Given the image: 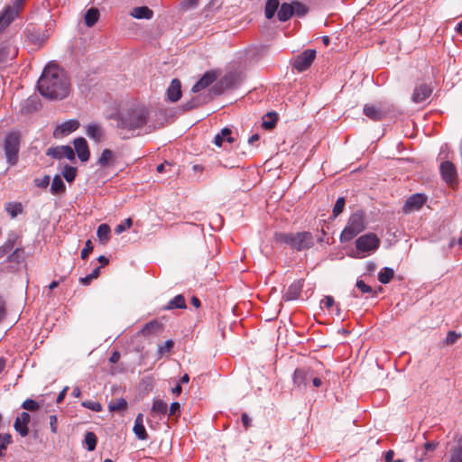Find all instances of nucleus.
<instances>
[{
  "mask_svg": "<svg viewBox=\"0 0 462 462\" xmlns=\"http://www.w3.org/2000/svg\"><path fill=\"white\" fill-rule=\"evenodd\" d=\"M40 94L50 100H62L70 91V82L65 71L57 64L49 63L37 82Z\"/></svg>",
  "mask_w": 462,
  "mask_h": 462,
  "instance_id": "1",
  "label": "nucleus"
},
{
  "mask_svg": "<svg viewBox=\"0 0 462 462\" xmlns=\"http://www.w3.org/2000/svg\"><path fill=\"white\" fill-rule=\"evenodd\" d=\"M149 116L147 108L143 106H133L126 110L119 111L115 116L117 127L134 131L146 125Z\"/></svg>",
  "mask_w": 462,
  "mask_h": 462,
  "instance_id": "2",
  "label": "nucleus"
},
{
  "mask_svg": "<svg viewBox=\"0 0 462 462\" xmlns=\"http://www.w3.org/2000/svg\"><path fill=\"white\" fill-rule=\"evenodd\" d=\"M274 240L280 244H285L297 251L311 248L314 245V237L310 232L298 233H275Z\"/></svg>",
  "mask_w": 462,
  "mask_h": 462,
  "instance_id": "3",
  "label": "nucleus"
},
{
  "mask_svg": "<svg viewBox=\"0 0 462 462\" xmlns=\"http://www.w3.org/2000/svg\"><path fill=\"white\" fill-rule=\"evenodd\" d=\"M365 228V216L360 210H357L351 214L348 218L347 224L341 232L340 241L346 243L351 241L358 234L363 232Z\"/></svg>",
  "mask_w": 462,
  "mask_h": 462,
  "instance_id": "4",
  "label": "nucleus"
},
{
  "mask_svg": "<svg viewBox=\"0 0 462 462\" xmlns=\"http://www.w3.org/2000/svg\"><path fill=\"white\" fill-rule=\"evenodd\" d=\"M380 245V239L374 233H368L359 236L356 240V253L354 256L363 258L374 254Z\"/></svg>",
  "mask_w": 462,
  "mask_h": 462,
  "instance_id": "5",
  "label": "nucleus"
},
{
  "mask_svg": "<svg viewBox=\"0 0 462 462\" xmlns=\"http://www.w3.org/2000/svg\"><path fill=\"white\" fill-rule=\"evenodd\" d=\"M21 136L17 132H12L6 134L4 143V151L6 162L9 165L14 166L18 162L20 151Z\"/></svg>",
  "mask_w": 462,
  "mask_h": 462,
  "instance_id": "6",
  "label": "nucleus"
},
{
  "mask_svg": "<svg viewBox=\"0 0 462 462\" xmlns=\"http://www.w3.org/2000/svg\"><path fill=\"white\" fill-rule=\"evenodd\" d=\"M22 0H14L12 5H7L0 13V29L8 27L22 12Z\"/></svg>",
  "mask_w": 462,
  "mask_h": 462,
  "instance_id": "7",
  "label": "nucleus"
},
{
  "mask_svg": "<svg viewBox=\"0 0 462 462\" xmlns=\"http://www.w3.org/2000/svg\"><path fill=\"white\" fill-rule=\"evenodd\" d=\"M241 84V77L238 73L229 72L223 76L212 88L215 95H220L225 90L236 88Z\"/></svg>",
  "mask_w": 462,
  "mask_h": 462,
  "instance_id": "8",
  "label": "nucleus"
},
{
  "mask_svg": "<svg viewBox=\"0 0 462 462\" xmlns=\"http://www.w3.org/2000/svg\"><path fill=\"white\" fill-rule=\"evenodd\" d=\"M316 58V51L313 49H308L299 54L293 61V69L299 72L307 70L312 64Z\"/></svg>",
  "mask_w": 462,
  "mask_h": 462,
  "instance_id": "9",
  "label": "nucleus"
},
{
  "mask_svg": "<svg viewBox=\"0 0 462 462\" xmlns=\"http://www.w3.org/2000/svg\"><path fill=\"white\" fill-rule=\"evenodd\" d=\"M18 54L17 47L8 39L0 44V67L16 58Z\"/></svg>",
  "mask_w": 462,
  "mask_h": 462,
  "instance_id": "10",
  "label": "nucleus"
},
{
  "mask_svg": "<svg viewBox=\"0 0 462 462\" xmlns=\"http://www.w3.org/2000/svg\"><path fill=\"white\" fill-rule=\"evenodd\" d=\"M426 201L427 197L424 194L415 193L406 199L402 207V212L404 214H410L418 211L423 207Z\"/></svg>",
  "mask_w": 462,
  "mask_h": 462,
  "instance_id": "11",
  "label": "nucleus"
},
{
  "mask_svg": "<svg viewBox=\"0 0 462 462\" xmlns=\"http://www.w3.org/2000/svg\"><path fill=\"white\" fill-rule=\"evenodd\" d=\"M313 377V369L310 367H300L293 373V384L298 388H306L310 378Z\"/></svg>",
  "mask_w": 462,
  "mask_h": 462,
  "instance_id": "12",
  "label": "nucleus"
},
{
  "mask_svg": "<svg viewBox=\"0 0 462 462\" xmlns=\"http://www.w3.org/2000/svg\"><path fill=\"white\" fill-rule=\"evenodd\" d=\"M46 154L48 156H51V157L54 158V159L66 158V159L70 160V161L75 159V152L69 145L51 147V148H49L47 150Z\"/></svg>",
  "mask_w": 462,
  "mask_h": 462,
  "instance_id": "13",
  "label": "nucleus"
},
{
  "mask_svg": "<svg viewBox=\"0 0 462 462\" xmlns=\"http://www.w3.org/2000/svg\"><path fill=\"white\" fill-rule=\"evenodd\" d=\"M439 170L443 180H445L447 183L452 184L457 181V169L451 162L446 161L441 162Z\"/></svg>",
  "mask_w": 462,
  "mask_h": 462,
  "instance_id": "14",
  "label": "nucleus"
},
{
  "mask_svg": "<svg viewBox=\"0 0 462 462\" xmlns=\"http://www.w3.org/2000/svg\"><path fill=\"white\" fill-rule=\"evenodd\" d=\"M31 416L28 412L23 411L14 421V430L22 436L26 437L29 434L28 423Z\"/></svg>",
  "mask_w": 462,
  "mask_h": 462,
  "instance_id": "15",
  "label": "nucleus"
},
{
  "mask_svg": "<svg viewBox=\"0 0 462 462\" xmlns=\"http://www.w3.org/2000/svg\"><path fill=\"white\" fill-rule=\"evenodd\" d=\"M73 144L79 159L81 162L88 161L90 152L86 139L83 137L76 138L73 142Z\"/></svg>",
  "mask_w": 462,
  "mask_h": 462,
  "instance_id": "16",
  "label": "nucleus"
},
{
  "mask_svg": "<svg viewBox=\"0 0 462 462\" xmlns=\"http://www.w3.org/2000/svg\"><path fill=\"white\" fill-rule=\"evenodd\" d=\"M217 79V74L214 71H207L192 87L191 90L194 93H198L202 89L210 86Z\"/></svg>",
  "mask_w": 462,
  "mask_h": 462,
  "instance_id": "17",
  "label": "nucleus"
},
{
  "mask_svg": "<svg viewBox=\"0 0 462 462\" xmlns=\"http://www.w3.org/2000/svg\"><path fill=\"white\" fill-rule=\"evenodd\" d=\"M432 93V88L427 84L417 86L412 94L411 99L415 103L425 101Z\"/></svg>",
  "mask_w": 462,
  "mask_h": 462,
  "instance_id": "18",
  "label": "nucleus"
},
{
  "mask_svg": "<svg viewBox=\"0 0 462 462\" xmlns=\"http://www.w3.org/2000/svg\"><path fill=\"white\" fill-rule=\"evenodd\" d=\"M364 114L374 121H380L385 116L386 111L381 107L366 104L364 106Z\"/></svg>",
  "mask_w": 462,
  "mask_h": 462,
  "instance_id": "19",
  "label": "nucleus"
},
{
  "mask_svg": "<svg viewBox=\"0 0 462 462\" xmlns=\"http://www.w3.org/2000/svg\"><path fill=\"white\" fill-rule=\"evenodd\" d=\"M168 99L171 102H177L181 97V83L180 79H174L171 80L167 89Z\"/></svg>",
  "mask_w": 462,
  "mask_h": 462,
  "instance_id": "20",
  "label": "nucleus"
},
{
  "mask_svg": "<svg viewBox=\"0 0 462 462\" xmlns=\"http://www.w3.org/2000/svg\"><path fill=\"white\" fill-rule=\"evenodd\" d=\"M79 127V122L76 119H71L64 122L60 125L57 126L54 134H68L76 131Z\"/></svg>",
  "mask_w": 462,
  "mask_h": 462,
  "instance_id": "21",
  "label": "nucleus"
},
{
  "mask_svg": "<svg viewBox=\"0 0 462 462\" xmlns=\"http://www.w3.org/2000/svg\"><path fill=\"white\" fill-rule=\"evenodd\" d=\"M86 134L90 139L99 143L103 138L104 130L98 124H90L86 126Z\"/></svg>",
  "mask_w": 462,
  "mask_h": 462,
  "instance_id": "22",
  "label": "nucleus"
},
{
  "mask_svg": "<svg viewBox=\"0 0 462 462\" xmlns=\"http://www.w3.org/2000/svg\"><path fill=\"white\" fill-rule=\"evenodd\" d=\"M133 430L137 439L142 440H145L148 439V434L143 426V415L142 413H139L136 416Z\"/></svg>",
  "mask_w": 462,
  "mask_h": 462,
  "instance_id": "23",
  "label": "nucleus"
},
{
  "mask_svg": "<svg viewBox=\"0 0 462 462\" xmlns=\"http://www.w3.org/2000/svg\"><path fill=\"white\" fill-rule=\"evenodd\" d=\"M26 37L32 44L41 46L46 42L49 35L45 33V31H28Z\"/></svg>",
  "mask_w": 462,
  "mask_h": 462,
  "instance_id": "24",
  "label": "nucleus"
},
{
  "mask_svg": "<svg viewBox=\"0 0 462 462\" xmlns=\"http://www.w3.org/2000/svg\"><path fill=\"white\" fill-rule=\"evenodd\" d=\"M302 291V284L300 282H293L291 284L285 294L283 295L284 300H297Z\"/></svg>",
  "mask_w": 462,
  "mask_h": 462,
  "instance_id": "25",
  "label": "nucleus"
},
{
  "mask_svg": "<svg viewBox=\"0 0 462 462\" xmlns=\"http://www.w3.org/2000/svg\"><path fill=\"white\" fill-rule=\"evenodd\" d=\"M162 324L158 320L153 319L146 323L141 329L140 333L144 337H150L159 333L162 330Z\"/></svg>",
  "mask_w": 462,
  "mask_h": 462,
  "instance_id": "26",
  "label": "nucleus"
},
{
  "mask_svg": "<svg viewBox=\"0 0 462 462\" xmlns=\"http://www.w3.org/2000/svg\"><path fill=\"white\" fill-rule=\"evenodd\" d=\"M232 131L231 129L225 127L221 130L220 133L216 134L214 138V143L217 146L221 147L224 142H227L229 143H232L234 142V138L232 137Z\"/></svg>",
  "mask_w": 462,
  "mask_h": 462,
  "instance_id": "27",
  "label": "nucleus"
},
{
  "mask_svg": "<svg viewBox=\"0 0 462 462\" xmlns=\"http://www.w3.org/2000/svg\"><path fill=\"white\" fill-rule=\"evenodd\" d=\"M448 462H462V439L451 446Z\"/></svg>",
  "mask_w": 462,
  "mask_h": 462,
  "instance_id": "28",
  "label": "nucleus"
},
{
  "mask_svg": "<svg viewBox=\"0 0 462 462\" xmlns=\"http://www.w3.org/2000/svg\"><path fill=\"white\" fill-rule=\"evenodd\" d=\"M130 14L136 19H152L153 12L147 6H138L134 7Z\"/></svg>",
  "mask_w": 462,
  "mask_h": 462,
  "instance_id": "29",
  "label": "nucleus"
},
{
  "mask_svg": "<svg viewBox=\"0 0 462 462\" xmlns=\"http://www.w3.org/2000/svg\"><path fill=\"white\" fill-rule=\"evenodd\" d=\"M294 14V8L292 6V3L291 4H282L278 10L277 16L280 21L285 22L290 19Z\"/></svg>",
  "mask_w": 462,
  "mask_h": 462,
  "instance_id": "30",
  "label": "nucleus"
},
{
  "mask_svg": "<svg viewBox=\"0 0 462 462\" xmlns=\"http://www.w3.org/2000/svg\"><path fill=\"white\" fill-rule=\"evenodd\" d=\"M115 162L114 152L109 149L103 150L100 157L97 160V164L100 167H107Z\"/></svg>",
  "mask_w": 462,
  "mask_h": 462,
  "instance_id": "31",
  "label": "nucleus"
},
{
  "mask_svg": "<svg viewBox=\"0 0 462 462\" xmlns=\"http://www.w3.org/2000/svg\"><path fill=\"white\" fill-rule=\"evenodd\" d=\"M66 190V186L60 175H55L51 185V192L53 195L63 194Z\"/></svg>",
  "mask_w": 462,
  "mask_h": 462,
  "instance_id": "32",
  "label": "nucleus"
},
{
  "mask_svg": "<svg viewBox=\"0 0 462 462\" xmlns=\"http://www.w3.org/2000/svg\"><path fill=\"white\" fill-rule=\"evenodd\" d=\"M186 301L183 295L179 294L171 299L168 304L164 307V310H171L174 309H186Z\"/></svg>",
  "mask_w": 462,
  "mask_h": 462,
  "instance_id": "33",
  "label": "nucleus"
},
{
  "mask_svg": "<svg viewBox=\"0 0 462 462\" xmlns=\"http://www.w3.org/2000/svg\"><path fill=\"white\" fill-rule=\"evenodd\" d=\"M168 411V405L162 400H154L151 412L154 415L164 416Z\"/></svg>",
  "mask_w": 462,
  "mask_h": 462,
  "instance_id": "34",
  "label": "nucleus"
},
{
  "mask_svg": "<svg viewBox=\"0 0 462 462\" xmlns=\"http://www.w3.org/2000/svg\"><path fill=\"white\" fill-rule=\"evenodd\" d=\"M99 18V11L97 8H90L85 14V24L88 27H92Z\"/></svg>",
  "mask_w": 462,
  "mask_h": 462,
  "instance_id": "35",
  "label": "nucleus"
},
{
  "mask_svg": "<svg viewBox=\"0 0 462 462\" xmlns=\"http://www.w3.org/2000/svg\"><path fill=\"white\" fill-rule=\"evenodd\" d=\"M278 116L275 112H269L263 117V127L266 130L273 129L277 122Z\"/></svg>",
  "mask_w": 462,
  "mask_h": 462,
  "instance_id": "36",
  "label": "nucleus"
},
{
  "mask_svg": "<svg viewBox=\"0 0 462 462\" xmlns=\"http://www.w3.org/2000/svg\"><path fill=\"white\" fill-rule=\"evenodd\" d=\"M394 276L393 269L383 267L378 273V281L383 284H387Z\"/></svg>",
  "mask_w": 462,
  "mask_h": 462,
  "instance_id": "37",
  "label": "nucleus"
},
{
  "mask_svg": "<svg viewBox=\"0 0 462 462\" xmlns=\"http://www.w3.org/2000/svg\"><path fill=\"white\" fill-rule=\"evenodd\" d=\"M110 231L107 224H101L97 227V236L101 243H106L109 240Z\"/></svg>",
  "mask_w": 462,
  "mask_h": 462,
  "instance_id": "38",
  "label": "nucleus"
},
{
  "mask_svg": "<svg viewBox=\"0 0 462 462\" xmlns=\"http://www.w3.org/2000/svg\"><path fill=\"white\" fill-rule=\"evenodd\" d=\"M127 402L124 398H119L115 401H112L108 404V409L110 411H122L126 410Z\"/></svg>",
  "mask_w": 462,
  "mask_h": 462,
  "instance_id": "39",
  "label": "nucleus"
},
{
  "mask_svg": "<svg viewBox=\"0 0 462 462\" xmlns=\"http://www.w3.org/2000/svg\"><path fill=\"white\" fill-rule=\"evenodd\" d=\"M279 0H268L265 5V16L268 19L273 17L274 14L279 8Z\"/></svg>",
  "mask_w": 462,
  "mask_h": 462,
  "instance_id": "40",
  "label": "nucleus"
},
{
  "mask_svg": "<svg viewBox=\"0 0 462 462\" xmlns=\"http://www.w3.org/2000/svg\"><path fill=\"white\" fill-rule=\"evenodd\" d=\"M62 176L68 182H71L77 176V168L66 164L61 171Z\"/></svg>",
  "mask_w": 462,
  "mask_h": 462,
  "instance_id": "41",
  "label": "nucleus"
},
{
  "mask_svg": "<svg viewBox=\"0 0 462 462\" xmlns=\"http://www.w3.org/2000/svg\"><path fill=\"white\" fill-rule=\"evenodd\" d=\"M5 210L11 216V217H15L18 214L22 213L23 207L21 203H7L5 206Z\"/></svg>",
  "mask_w": 462,
  "mask_h": 462,
  "instance_id": "42",
  "label": "nucleus"
},
{
  "mask_svg": "<svg viewBox=\"0 0 462 462\" xmlns=\"http://www.w3.org/2000/svg\"><path fill=\"white\" fill-rule=\"evenodd\" d=\"M15 239L16 237L14 236H10L5 243L0 246V257H3L13 249Z\"/></svg>",
  "mask_w": 462,
  "mask_h": 462,
  "instance_id": "43",
  "label": "nucleus"
},
{
  "mask_svg": "<svg viewBox=\"0 0 462 462\" xmlns=\"http://www.w3.org/2000/svg\"><path fill=\"white\" fill-rule=\"evenodd\" d=\"M97 439L94 432H87L85 435V443L87 445V448L89 451L95 450L97 447Z\"/></svg>",
  "mask_w": 462,
  "mask_h": 462,
  "instance_id": "44",
  "label": "nucleus"
},
{
  "mask_svg": "<svg viewBox=\"0 0 462 462\" xmlns=\"http://www.w3.org/2000/svg\"><path fill=\"white\" fill-rule=\"evenodd\" d=\"M356 288L362 292V293H369L372 295V297L377 296V291H374L373 288L370 285H367L364 281L357 280L356 283Z\"/></svg>",
  "mask_w": 462,
  "mask_h": 462,
  "instance_id": "45",
  "label": "nucleus"
},
{
  "mask_svg": "<svg viewBox=\"0 0 462 462\" xmlns=\"http://www.w3.org/2000/svg\"><path fill=\"white\" fill-rule=\"evenodd\" d=\"M345 204H346L345 198L340 197L337 199L336 204L333 208V211H332L334 217H337L339 214L342 213V211L344 210V208H345Z\"/></svg>",
  "mask_w": 462,
  "mask_h": 462,
  "instance_id": "46",
  "label": "nucleus"
},
{
  "mask_svg": "<svg viewBox=\"0 0 462 462\" xmlns=\"http://www.w3.org/2000/svg\"><path fill=\"white\" fill-rule=\"evenodd\" d=\"M439 443L438 442H434V441H431V442H426L423 446V448H421V455L420 457H419V460L420 461H422L423 460V455H426L428 452H433L436 448L438 447Z\"/></svg>",
  "mask_w": 462,
  "mask_h": 462,
  "instance_id": "47",
  "label": "nucleus"
},
{
  "mask_svg": "<svg viewBox=\"0 0 462 462\" xmlns=\"http://www.w3.org/2000/svg\"><path fill=\"white\" fill-rule=\"evenodd\" d=\"M291 3L294 8V14H297L298 16H302L307 14L308 8L305 5L297 1Z\"/></svg>",
  "mask_w": 462,
  "mask_h": 462,
  "instance_id": "48",
  "label": "nucleus"
},
{
  "mask_svg": "<svg viewBox=\"0 0 462 462\" xmlns=\"http://www.w3.org/2000/svg\"><path fill=\"white\" fill-rule=\"evenodd\" d=\"M22 407L26 411H35L39 409L40 405L36 401L27 399L23 402Z\"/></svg>",
  "mask_w": 462,
  "mask_h": 462,
  "instance_id": "49",
  "label": "nucleus"
},
{
  "mask_svg": "<svg viewBox=\"0 0 462 462\" xmlns=\"http://www.w3.org/2000/svg\"><path fill=\"white\" fill-rule=\"evenodd\" d=\"M174 342L171 339L166 340L162 345L159 346L158 353L160 356H162L173 347Z\"/></svg>",
  "mask_w": 462,
  "mask_h": 462,
  "instance_id": "50",
  "label": "nucleus"
},
{
  "mask_svg": "<svg viewBox=\"0 0 462 462\" xmlns=\"http://www.w3.org/2000/svg\"><path fill=\"white\" fill-rule=\"evenodd\" d=\"M132 224H133L132 219L130 217H128V218L125 219L124 222H122L121 224L117 225L116 226L115 231H116V234L119 235V234L125 232V230H127L128 228H130Z\"/></svg>",
  "mask_w": 462,
  "mask_h": 462,
  "instance_id": "51",
  "label": "nucleus"
},
{
  "mask_svg": "<svg viewBox=\"0 0 462 462\" xmlns=\"http://www.w3.org/2000/svg\"><path fill=\"white\" fill-rule=\"evenodd\" d=\"M82 406L97 412L102 411V405L98 402L85 401L82 402Z\"/></svg>",
  "mask_w": 462,
  "mask_h": 462,
  "instance_id": "52",
  "label": "nucleus"
},
{
  "mask_svg": "<svg viewBox=\"0 0 462 462\" xmlns=\"http://www.w3.org/2000/svg\"><path fill=\"white\" fill-rule=\"evenodd\" d=\"M460 337L461 335L456 331H448L445 339V343L447 345H453L460 338Z\"/></svg>",
  "mask_w": 462,
  "mask_h": 462,
  "instance_id": "53",
  "label": "nucleus"
},
{
  "mask_svg": "<svg viewBox=\"0 0 462 462\" xmlns=\"http://www.w3.org/2000/svg\"><path fill=\"white\" fill-rule=\"evenodd\" d=\"M23 249H15L9 256H8V261L9 262H13V263H21L22 259H23Z\"/></svg>",
  "mask_w": 462,
  "mask_h": 462,
  "instance_id": "54",
  "label": "nucleus"
},
{
  "mask_svg": "<svg viewBox=\"0 0 462 462\" xmlns=\"http://www.w3.org/2000/svg\"><path fill=\"white\" fill-rule=\"evenodd\" d=\"M12 442V436L9 433L0 434L1 448L6 449L7 446Z\"/></svg>",
  "mask_w": 462,
  "mask_h": 462,
  "instance_id": "55",
  "label": "nucleus"
},
{
  "mask_svg": "<svg viewBox=\"0 0 462 462\" xmlns=\"http://www.w3.org/2000/svg\"><path fill=\"white\" fill-rule=\"evenodd\" d=\"M50 180H51L50 176L45 175L42 179H35L34 182L37 187L45 189L49 186Z\"/></svg>",
  "mask_w": 462,
  "mask_h": 462,
  "instance_id": "56",
  "label": "nucleus"
},
{
  "mask_svg": "<svg viewBox=\"0 0 462 462\" xmlns=\"http://www.w3.org/2000/svg\"><path fill=\"white\" fill-rule=\"evenodd\" d=\"M92 251H93V245L90 240H88L86 242L85 247L81 251V258L86 259Z\"/></svg>",
  "mask_w": 462,
  "mask_h": 462,
  "instance_id": "57",
  "label": "nucleus"
},
{
  "mask_svg": "<svg viewBox=\"0 0 462 462\" xmlns=\"http://www.w3.org/2000/svg\"><path fill=\"white\" fill-rule=\"evenodd\" d=\"M199 104H200V102H199V98L198 97H194L190 101H188L187 103H185L183 105V108H184V110L188 111V110H190V109H192L194 107H197L198 106H199Z\"/></svg>",
  "mask_w": 462,
  "mask_h": 462,
  "instance_id": "58",
  "label": "nucleus"
},
{
  "mask_svg": "<svg viewBox=\"0 0 462 462\" xmlns=\"http://www.w3.org/2000/svg\"><path fill=\"white\" fill-rule=\"evenodd\" d=\"M50 420V427L52 433L58 432V418L56 415L52 414L49 417Z\"/></svg>",
  "mask_w": 462,
  "mask_h": 462,
  "instance_id": "59",
  "label": "nucleus"
},
{
  "mask_svg": "<svg viewBox=\"0 0 462 462\" xmlns=\"http://www.w3.org/2000/svg\"><path fill=\"white\" fill-rule=\"evenodd\" d=\"M321 304L323 307L329 309L335 304L334 298L332 296H325V298L321 300Z\"/></svg>",
  "mask_w": 462,
  "mask_h": 462,
  "instance_id": "60",
  "label": "nucleus"
},
{
  "mask_svg": "<svg viewBox=\"0 0 462 462\" xmlns=\"http://www.w3.org/2000/svg\"><path fill=\"white\" fill-rule=\"evenodd\" d=\"M310 381L312 382L313 386L316 388H319L322 385L321 378L316 374L314 370H313V377L310 378Z\"/></svg>",
  "mask_w": 462,
  "mask_h": 462,
  "instance_id": "61",
  "label": "nucleus"
},
{
  "mask_svg": "<svg viewBox=\"0 0 462 462\" xmlns=\"http://www.w3.org/2000/svg\"><path fill=\"white\" fill-rule=\"evenodd\" d=\"M180 405L178 402H174L171 404L170 407V415H176L178 412H180Z\"/></svg>",
  "mask_w": 462,
  "mask_h": 462,
  "instance_id": "62",
  "label": "nucleus"
},
{
  "mask_svg": "<svg viewBox=\"0 0 462 462\" xmlns=\"http://www.w3.org/2000/svg\"><path fill=\"white\" fill-rule=\"evenodd\" d=\"M242 423L245 430H247L250 426L251 419L246 413H243L241 416Z\"/></svg>",
  "mask_w": 462,
  "mask_h": 462,
  "instance_id": "63",
  "label": "nucleus"
},
{
  "mask_svg": "<svg viewBox=\"0 0 462 462\" xmlns=\"http://www.w3.org/2000/svg\"><path fill=\"white\" fill-rule=\"evenodd\" d=\"M120 359V353L118 351H114L109 357V362L112 364H116Z\"/></svg>",
  "mask_w": 462,
  "mask_h": 462,
  "instance_id": "64",
  "label": "nucleus"
}]
</instances>
